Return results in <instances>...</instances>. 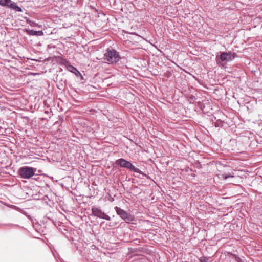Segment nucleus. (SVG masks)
Wrapping results in <instances>:
<instances>
[{
    "label": "nucleus",
    "instance_id": "nucleus-6",
    "mask_svg": "<svg viewBox=\"0 0 262 262\" xmlns=\"http://www.w3.org/2000/svg\"><path fill=\"white\" fill-rule=\"evenodd\" d=\"M92 213L93 215L98 218L105 219L107 221L111 220V217L98 207H92Z\"/></svg>",
    "mask_w": 262,
    "mask_h": 262
},
{
    "label": "nucleus",
    "instance_id": "nucleus-9",
    "mask_svg": "<svg viewBox=\"0 0 262 262\" xmlns=\"http://www.w3.org/2000/svg\"><path fill=\"white\" fill-rule=\"evenodd\" d=\"M11 0H0V5L2 6H6L8 5V3H10Z\"/></svg>",
    "mask_w": 262,
    "mask_h": 262
},
{
    "label": "nucleus",
    "instance_id": "nucleus-15",
    "mask_svg": "<svg viewBox=\"0 0 262 262\" xmlns=\"http://www.w3.org/2000/svg\"><path fill=\"white\" fill-rule=\"evenodd\" d=\"M235 260L236 262H243L239 257H236Z\"/></svg>",
    "mask_w": 262,
    "mask_h": 262
},
{
    "label": "nucleus",
    "instance_id": "nucleus-8",
    "mask_svg": "<svg viewBox=\"0 0 262 262\" xmlns=\"http://www.w3.org/2000/svg\"><path fill=\"white\" fill-rule=\"evenodd\" d=\"M68 69L69 71L74 73L76 75H78V74H80V72L78 71V70L72 66H69L68 67Z\"/></svg>",
    "mask_w": 262,
    "mask_h": 262
},
{
    "label": "nucleus",
    "instance_id": "nucleus-10",
    "mask_svg": "<svg viewBox=\"0 0 262 262\" xmlns=\"http://www.w3.org/2000/svg\"><path fill=\"white\" fill-rule=\"evenodd\" d=\"M17 5V4L15 2H13L11 1L10 3H8V5H6V6H7L9 8H11L12 9H14V8Z\"/></svg>",
    "mask_w": 262,
    "mask_h": 262
},
{
    "label": "nucleus",
    "instance_id": "nucleus-4",
    "mask_svg": "<svg viewBox=\"0 0 262 262\" xmlns=\"http://www.w3.org/2000/svg\"><path fill=\"white\" fill-rule=\"evenodd\" d=\"M36 171V168L24 166L20 168L19 170V174L23 178L29 179L34 175Z\"/></svg>",
    "mask_w": 262,
    "mask_h": 262
},
{
    "label": "nucleus",
    "instance_id": "nucleus-7",
    "mask_svg": "<svg viewBox=\"0 0 262 262\" xmlns=\"http://www.w3.org/2000/svg\"><path fill=\"white\" fill-rule=\"evenodd\" d=\"M28 34L32 35H38L40 36L43 34L42 31H35L33 30H29L28 32Z\"/></svg>",
    "mask_w": 262,
    "mask_h": 262
},
{
    "label": "nucleus",
    "instance_id": "nucleus-3",
    "mask_svg": "<svg viewBox=\"0 0 262 262\" xmlns=\"http://www.w3.org/2000/svg\"><path fill=\"white\" fill-rule=\"evenodd\" d=\"M236 56L235 53L230 52H220L216 56V62L219 64L221 62H230Z\"/></svg>",
    "mask_w": 262,
    "mask_h": 262
},
{
    "label": "nucleus",
    "instance_id": "nucleus-11",
    "mask_svg": "<svg viewBox=\"0 0 262 262\" xmlns=\"http://www.w3.org/2000/svg\"><path fill=\"white\" fill-rule=\"evenodd\" d=\"M27 22L28 24H29L32 27H36L37 26V24L34 21L28 20L27 21Z\"/></svg>",
    "mask_w": 262,
    "mask_h": 262
},
{
    "label": "nucleus",
    "instance_id": "nucleus-13",
    "mask_svg": "<svg viewBox=\"0 0 262 262\" xmlns=\"http://www.w3.org/2000/svg\"><path fill=\"white\" fill-rule=\"evenodd\" d=\"M222 177L225 180H226L228 178H232V177H233V176L232 175H230V174H223L222 175Z\"/></svg>",
    "mask_w": 262,
    "mask_h": 262
},
{
    "label": "nucleus",
    "instance_id": "nucleus-2",
    "mask_svg": "<svg viewBox=\"0 0 262 262\" xmlns=\"http://www.w3.org/2000/svg\"><path fill=\"white\" fill-rule=\"evenodd\" d=\"M116 165L120 166L121 167L126 168L130 171L145 175L139 169L136 168L129 161L126 160L123 158H120L117 160L115 162Z\"/></svg>",
    "mask_w": 262,
    "mask_h": 262
},
{
    "label": "nucleus",
    "instance_id": "nucleus-1",
    "mask_svg": "<svg viewBox=\"0 0 262 262\" xmlns=\"http://www.w3.org/2000/svg\"><path fill=\"white\" fill-rule=\"evenodd\" d=\"M104 59L108 63H116L121 59L119 53L112 48H108L104 55Z\"/></svg>",
    "mask_w": 262,
    "mask_h": 262
},
{
    "label": "nucleus",
    "instance_id": "nucleus-16",
    "mask_svg": "<svg viewBox=\"0 0 262 262\" xmlns=\"http://www.w3.org/2000/svg\"><path fill=\"white\" fill-rule=\"evenodd\" d=\"M9 226H18L17 225H14V224H9Z\"/></svg>",
    "mask_w": 262,
    "mask_h": 262
},
{
    "label": "nucleus",
    "instance_id": "nucleus-5",
    "mask_svg": "<svg viewBox=\"0 0 262 262\" xmlns=\"http://www.w3.org/2000/svg\"><path fill=\"white\" fill-rule=\"evenodd\" d=\"M115 210L117 213V214L125 222L129 223L133 221V216L128 213L127 212L123 210L122 209L116 206L115 207Z\"/></svg>",
    "mask_w": 262,
    "mask_h": 262
},
{
    "label": "nucleus",
    "instance_id": "nucleus-14",
    "mask_svg": "<svg viewBox=\"0 0 262 262\" xmlns=\"http://www.w3.org/2000/svg\"><path fill=\"white\" fill-rule=\"evenodd\" d=\"M14 10H16L17 12H22V9L19 7L18 6L16 5L13 9Z\"/></svg>",
    "mask_w": 262,
    "mask_h": 262
},
{
    "label": "nucleus",
    "instance_id": "nucleus-12",
    "mask_svg": "<svg viewBox=\"0 0 262 262\" xmlns=\"http://www.w3.org/2000/svg\"><path fill=\"white\" fill-rule=\"evenodd\" d=\"M209 258L206 257H202L199 258L200 262H208Z\"/></svg>",
    "mask_w": 262,
    "mask_h": 262
}]
</instances>
